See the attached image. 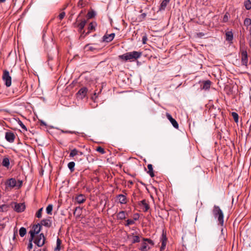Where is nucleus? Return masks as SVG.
I'll list each match as a JSON object with an SVG mask.
<instances>
[{"label": "nucleus", "mask_w": 251, "mask_h": 251, "mask_svg": "<svg viewBox=\"0 0 251 251\" xmlns=\"http://www.w3.org/2000/svg\"><path fill=\"white\" fill-rule=\"evenodd\" d=\"M2 165L3 166L8 168L10 165L9 159L8 157H4L2 160Z\"/></svg>", "instance_id": "26"}, {"label": "nucleus", "mask_w": 251, "mask_h": 251, "mask_svg": "<svg viewBox=\"0 0 251 251\" xmlns=\"http://www.w3.org/2000/svg\"><path fill=\"white\" fill-rule=\"evenodd\" d=\"M82 13V11H81V12L80 13V14H79L78 17H77V19L79 18V17H80V14Z\"/></svg>", "instance_id": "57"}, {"label": "nucleus", "mask_w": 251, "mask_h": 251, "mask_svg": "<svg viewBox=\"0 0 251 251\" xmlns=\"http://www.w3.org/2000/svg\"><path fill=\"white\" fill-rule=\"evenodd\" d=\"M250 40L249 41V44L250 47H251V29H250Z\"/></svg>", "instance_id": "52"}, {"label": "nucleus", "mask_w": 251, "mask_h": 251, "mask_svg": "<svg viewBox=\"0 0 251 251\" xmlns=\"http://www.w3.org/2000/svg\"><path fill=\"white\" fill-rule=\"evenodd\" d=\"M119 202L121 204H126L127 202V199L126 196L123 194H119L117 196Z\"/></svg>", "instance_id": "21"}, {"label": "nucleus", "mask_w": 251, "mask_h": 251, "mask_svg": "<svg viewBox=\"0 0 251 251\" xmlns=\"http://www.w3.org/2000/svg\"><path fill=\"white\" fill-rule=\"evenodd\" d=\"M26 230L25 228L24 227H22L20 228V229L19 230V234H20V236L24 237L26 234Z\"/></svg>", "instance_id": "33"}, {"label": "nucleus", "mask_w": 251, "mask_h": 251, "mask_svg": "<svg viewBox=\"0 0 251 251\" xmlns=\"http://www.w3.org/2000/svg\"><path fill=\"white\" fill-rule=\"evenodd\" d=\"M150 244L151 246L154 245V242L152 240L149 238H143V242L141 244V246L138 248L141 251H148L151 249L149 246Z\"/></svg>", "instance_id": "3"}, {"label": "nucleus", "mask_w": 251, "mask_h": 251, "mask_svg": "<svg viewBox=\"0 0 251 251\" xmlns=\"http://www.w3.org/2000/svg\"><path fill=\"white\" fill-rule=\"evenodd\" d=\"M249 1H250L251 2V0H249Z\"/></svg>", "instance_id": "61"}, {"label": "nucleus", "mask_w": 251, "mask_h": 251, "mask_svg": "<svg viewBox=\"0 0 251 251\" xmlns=\"http://www.w3.org/2000/svg\"><path fill=\"white\" fill-rule=\"evenodd\" d=\"M64 133H69L71 134H76L77 132L74 131H62Z\"/></svg>", "instance_id": "49"}, {"label": "nucleus", "mask_w": 251, "mask_h": 251, "mask_svg": "<svg viewBox=\"0 0 251 251\" xmlns=\"http://www.w3.org/2000/svg\"><path fill=\"white\" fill-rule=\"evenodd\" d=\"M75 163L74 162H70L68 163V167L69 168V169L70 170V171L71 172H73L75 170Z\"/></svg>", "instance_id": "32"}, {"label": "nucleus", "mask_w": 251, "mask_h": 251, "mask_svg": "<svg viewBox=\"0 0 251 251\" xmlns=\"http://www.w3.org/2000/svg\"><path fill=\"white\" fill-rule=\"evenodd\" d=\"M40 123H41L40 125L41 126H47L46 124L44 121H40Z\"/></svg>", "instance_id": "53"}, {"label": "nucleus", "mask_w": 251, "mask_h": 251, "mask_svg": "<svg viewBox=\"0 0 251 251\" xmlns=\"http://www.w3.org/2000/svg\"><path fill=\"white\" fill-rule=\"evenodd\" d=\"M78 209H80V207H76L75 208V211H74V214H75V212H76Z\"/></svg>", "instance_id": "54"}, {"label": "nucleus", "mask_w": 251, "mask_h": 251, "mask_svg": "<svg viewBox=\"0 0 251 251\" xmlns=\"http://www.w3.org/2000/svg\"><path fill=\"white\" fill-rule=\"evenodd\" d=\"M6 188L8 189L10 188L11 189L13 188L14 187L17 186V181L16 179L14 178H11L7 179L5 183Z\"/></svg>", "instance_id": "9"}, {"label": "nucleus", "mask_w": 251, "mask_h": 251, "mask_svg": "<svg viewBox=\"0 0 251 251\" xmlns=\"http://www.w3.org/2000/svg\"><path fill=\"white\" fill-rule=\"evenodd\" d=\"M79 251H83V250H80Z\"/></svg>", "instance_id": "60"}, {"label": "nucleus", "mask_w": 251, "mask_h": 251, "mask_svg": "<svg viewBox=\"0 0 251 251\" xmlns=\"http://www.w3.org/2000/svg\"><path fill=\"white\" fill-rule=\"evenodd\" d=\"M147 167L149 169V171L147 172L148 174L150 175L151 177H153L154 176V174L153 171L152 165L150 164L148 165Z\"/></svg>", "instance_id": "28"}, {"label": "nucleus", "mask_w": 251, "mask_h": 251, "mask_svg": "<svg viewBox=\"0 0 251 251\" xmlns=\"http://www.w3.org/2000/svg\"><path fill=\"white\" fill-rule=\"evenodd\" d=\"M126 213L125 211H122L117 214V219L120 220L125 219L126 217Z\"/></svg>", "instance_id": "25"}, {"label": "nucleus", "mask_w": 251, "mask_h": 251, "mask_svg": "<svg viewBox=\"0 0 251 251\" xmlns=\"http://www.w3.org/2000/svg\"><path fill=\"white\" fill-rule=\"evenodd\" d=\"M22 181L21 180H18V183H17V186L18 188H20L22 185Z\"/></svg>", "instance_id": "50"}, {"label": "nucleus", "mask_w": 251, "mask_h": 251, "mask_svg": "<svg viewBox=\"0 0 251 251\" xmlns=\"http://www.w3.org/2000/svg\"><path fill=\"white\" fill-rule=\"evenodd\" d=\"M7 207V205H6L5 204H3V205L0 206V211H3V210L6 209Z\"/></svg>", "instance_id": "47"}, {"label": "nucleus", "mask_w": 251, "mask_h": 251, "mask_svg": "<svg viewBox=\"0 0 251 251\" xmlns=\"http://www.w3.org/2000/svg\"><path fill=\"white\" fill-rule=\"evenodd\" d=\"M33 239H34V238H32V239H31V237H30L29 239V244L27 246V249L29 250L31 249L33 247V245H32V242L33 240Z\"/></svg>", "instance_id": "39"}, {"label": "nucleus", "mask_w": 251, "mask_h": 251, "mask_svg": "<svg viewBox=\"0 0 251 251\" xmlns=\"http://www.w3.org/2000/svg\"><path fill=\"white\" fill-rule=\"evenodd\" d=\"M142 54V52L133 51L119 55V58L125 61L130 60L131 61L140 58Z\"/></svg>", "instance_id": "1"}, {"label": "nucleus", "mask_w": 251, "mask_h": 251, "mask_svg": "<svg viewBox=\"0 0 251 251\" xmlns=\"http://www.w3.org/2000/svg\"><path fill=\"white\" fill-rule=\"evenodd\" d=\"M244 6L247 10H250L251 9V2L249 0L245 1Z\"/></svg>", "instance_id": "34"}, {"label": "nucleus", "mask_w": 251, "mask_h": 251, "mask_svg": "<svg viewBox=\"0 0 251 251\" xmlns=\"http://www.w3.org/2000/svg\"><path fill=\"white\" fill-rule=\"evenodd\" d=\"M45 237L43 233H41L36 237H34V243L39 247H42L45 243Z\"/></svg>", "instance_id": "4"}, {"label": "nucleus", "mask_w": 251, "mask_h": 251, "mask_svg": "<svg viewBox=\"0 0 251 251\" xmlns=\"http://www.w3.org/2000/svg\"><path fill=\"white\" fill-rule=\"evenodd\" d=\"M5 138L6 141H7L8 142L10 143H13L14 141L15 135L12 132H7L5 133Z\"/></svg>", "instance_id": "13"}, {"label": "nucleus", "mask_w": 251, "mask_h": 251, "mask_svg": "<svg viewBox=\"0 0 251 251\" xmlns=\"http://www.w3.org/2000/svg\"><path fill=\"white\" fill-rule=\"evenodd\" d=\"M61 240L59 238L57 239L56 247L54 249V251H60L61 250Z\"/></svg>", "instance_id": "30"}, {"label": "nucleus", "mask_w": 251, "mask_h": 251, "mask_svg": "<svg viewBox=\"0 0 251 251\" xmlns=\"http://www.w3.org/2000/svg\"><path fill=\"white\" fill-rule=\"evenodd\" d=\"M41 229V226L40 224L34 225L29 232L30 235V237H31V239H32V238H34L35 235L39 233Z\"/></svg>", "instance_id": "6"}, {"label": "nucleus", "mask_w": 251, "mask_h": 251, "mask_svg": "<svg viewBox=\"0 0 251 251\" xmlns=\"http://www.w3.org/2000/svg\"><path fill=\"white\" fill-rule=\"evenodd\" d=\"M131 237H132V244L139 243L140 241V237L138 235H134V233H132L131 235L128 236V238H130Z\"/></svg>", "instance_id": "22"}, {"label": "nucleus", "mask_w": 251, "mask_h": 251, "mask_svg": "<svg viewBox=\"0 0 251 251\" xmlns=\"http://www.w3.org/2000/svg\"><path fill=\"white\" fill-rule=\"evenodd\" d=\"M167 238L166 237V232L164 231L162 232V234L160 239V242H161V246L160 247V251H163L165 250L166 243H167Z\"/></svg>", "instance_id": "10"}, {"label": "nucleus", "mask_w": 251, "mask_h": 251, "mask_svg": "<svg viewBox=\"0 0 251 251\" xmlns=\"http://www.w3.org/2000/svg\"><path fill=\"white\" fill-rule=\"evenodd\" d=\"M244 25L248 28L250 25H251V19L250 18H246L244 21Z\"/></svg>", "instance_id": "31"}, {"label": "nucleus", "mask_w": 251, "mask_h": 251, "mask_svg": "<svg viewBox=\"0 0 251 251\" xmlns=\"http://www.w3.org/2000/svg\"><path fill=\"white\" fill-rule=\"evenodd\" d=\"M65 16V13L64 12H62L58 16L59 19L60 20H62Z\"/></svg>", "instance_id": "45"}, {"label": "nucleus", "mask_w": 251, "mask_h": 251, "mask_svg": "<svg viewBox=\"0 0 251 251\" xmlns=\"http://www.w3.org/2000/svg\"><path fill=\"white\" fill-rule=\"evenodd\" d=\"M12 204L14 205V206L12 205L14 210L18 213L22 212L25 208V206L23 203L13 202Z\"/></svg>", "instance_id": "7"}, {"label": "nucleus", "mask_w": 251, "mask_h": 251, "mask_svg": "<svg viewBox=\"0 0 251 251\" xmlns=\"http://www.w3.org/2000/svg\"><path fill=\"white\" fill-rule=\"evenodd\" d=\"M2 79L7 87H9L11 85V77L7 70H4L3 72Z\"/></svg>", "instance_id": "5"}, {"label": "nucleus", "mask_w": 251, "mask_h": 251, "mask_svg": "<svg viewBox=\"0 0 251 251\" xmlns=\"http://www.w3.org/2000/svg\"><path fill=\"white\" fill-rule=\"evenodd\" d=\"M77 5H78V6H79V7L81 8V7H83L84 6V2H83L82 0H80L78 2Z\"/></svg>", "instance_id": "46"}, {"label": "nucleus", "mask_w": 251, "mask_h": 251, "mask_svg": "<svg viewBox=\"0 0 251 251\" xmlns=\"http://www.w3.org/2000/svg\"><path fill=\"white\" fill-rule=\"evenodd\" d=\"M83 154L82 152L78 151L76 149H74L72 150L69 154V156L71 158H73L77 155H82Z\"/></svg>", "instance_id": "20"}, {"label": "nucleus", "mask_w": 251, "mask_h": 251, "mask_svg": "<svg viewBox=\"0 0 251 251\" xmlns=\"http://www.w3.org/2000/svg\"><path fill=\"white\" fill-rule=\"evenodd\" d=\"M138 219V216L137 215V217H134V221H136Z\"/></svg>", "instance_id": "55"}, {"label": "nucleus", "mask_w": 251, "mask_h": 251, "mask_svg": "<svg viewBox=\"0 0 251 251\" xmlns=\"http://www.w3.org/2000/svg\"><path fill=\"white\" fill-rule=\"evenodd\" d=\"M241 54V62L242 65L247 66L248 62V53L246 50L240 49Z\"/></svg>", "instance_id": "8"}, {"label": "nucleus", "mask_w": 251, "mask_h": 251, "mask_svg": "<svg viewBox=\"0 0 251 251\" xmlns=\"http://www.w3.org/2000/svg\"><path fill=\"white\" fill-rule=\"evenodd\" d=\"M166 117L170 121L173 126L176 128H178V124L175 119L173 118L172 116L169 113H166Z\"/></svg>", "instance_id": "16"}, {"label": "nucleus", "mask_w": 251, "mask_h": 251, "mask_svg": "<svg viewBox=\"0 0 251 251\" xmlns=\"http://www.w3.org/2000/svg\"><path fill=\"white\" fill-rule=\"evenodd\" d=\"M51 218L49 217L48 219H44L41 220L40 225L41 226H44L47 227H50L51 226L52 222L50 220Z\"/></svg>", "instance_id": "14"}, {"label": "nucleus", "mask_w": 251, "mask_h": 251, "mask_svg": "<svg viewBox=\"0 0 251 251\" xmlns=\"http://www.w3.org/2000/svg\"><path fill=\"white\" fill-rule=\"evenodd\" d=\"M19 124L22 129H24L25 131H27V128L25 126L21 121H19Z\"/></svg>", "instance_id": "43"}, {"label": "nucleus", "mask_w": 251, "mask_h": 251, "mask_svg": "<svg viewBox=\"0 0 251 251\" xmlns=\"http://www.w3.org/2000/svg\"><path fill=\"white\" fill-rule=\"evenodd\" d=\"M84 49L87 51H98L99 50L98 48L96 47V45L87 44L84 47Z\"/></svg>", "instance_id": "18"}, {"label": "nucleus", "mask_w": 251, "mask_h": 251, "mask_svg": "<svg viewBox=\"0 0 251 251\" xmlns=\"http://www.w3.org/2000/svg\"><path fill=\"white\" fill-rule=\"evenodd\" d=\"M52 204H49L48 206L46 208V212L48 214H51L52 211Z\"/></svg>", "instance_id": "35"}, {"label": "nucleus", "mask_w": 251, "mask_h": 251, "mask_svg": "<svg viewBox=\"0 0 251 251\" xmlns=\"http://www.w3.org/2000/svg\"><path fill=\"white\" fill-rule=\"evenodd\" d=\"M81 35L80 36V38H84L87 35L89 34V32H87L86 33H85L84 31H81Z\"/></svg>", "instance_id": "44"}, {"label": "nucleus", "mask_w": 251, "mask_h": 251, "mask_svg": "<svg viewBox=\"0 0 251 251\" xmlns=\"http://www.w3.org/2000/svg\"><path fill=\"white\" fill-rule=\"evenodd\" d=\"M138 204L145 212H147L150 208V205L146 200H143L139 201Z\"/></svg>", "instance_id": "11"}, {"label": "nucleus", "mask_w": 251, "mask_h": 251, "mask_svg": "<svg viewBox=\"0 0 251 251\" xmlns=\"http://www.w3.org/2000/svg\"><path fill=\"white\" fill-rule=\"evenodd\" d=\"M86 20L84 19L81 21L80 23L78 25V27L79 28V30L80 32H81L84 26H85V25L86 24Z\"/></svg>", "instance_id": "27"}, {"label": "nucleus", "mask_w": 251, "mask_h": 251, "mask_svg": "<svg viewBox=\"0 0 251 251\" xmlns=\"http://www.w3.org/2000/svg\"><path fill=\"white\" fill-rule=\"evenodd\" d=\"M97 24L96 22H93L89 24L88 29L89 33L92 31H95L96 27L97 26Z\"/></svg>", "instance_id": "23"}, {"label": "nucleus", "mask_w": 251, "mask_h": 251, "mask_svg": "<svg viewBox=\"0 0 251 251\" xmlns=\"http://www.w3.org/2000/svg\"><path fill=\"white\" fill-rule=\"evenodd\" d=\"M213 214L215 218L218 219L219 224L221 226H224V214L220 207L214 205L213 209Z\"/></svg>", "instance_id": "2"}, {"label": "nucleus", "mask_w": 251, "mask_h": 251, "mask_svg": "<svg viewBox=\"0 0 251 251\" xmlns=\"http://www.w3.org/2000/svg\"><path fill=\"white\" fill-rule=\"evenodd\" d=\"M130 184H133V182L131 181H129L128 182Z\"/></svg>", "instance_id": "58"}, {"label": "nucleus", "mask_w": 251, "mask_h": 251, "mask_svg": "<svg viewBox=\"0 0 251 251\" xmlns=\"http://www.w3.org/2000/svg\"><path fill=\"white\" fill-rule=\"evenodd\" d=\"M147 36H144L142 38V42L143 44H145L146 43V41H147Z\"/></svg>", "instance_id": "48"}, {"label": "nucleus", "mask_w": 251, "mask_h": 251, "mask_svg": "<svg viewBox=\"0 0 251 251\" xmlns=\"http://www.w3.org/2000/svg\"><path fill=\"white\" fill-rule=\"evenodd\" d=\"M226 40L227 41H232L233 39V33L231 31L226 32Z\"/></svg>", "instance_id": "24"}, {"label": "nucleus", "mask_w": 251, "mask_h": 251, "mask_svg": "<svg viewBox=\"0 0 251 251\" xmlns=\"http://www.w3.org/2000/svg\"><path fill=\"white\" fill-rule=\"evenodd\" d=\"M6 0H0V3H2V2H4Z\"/></svg>", "instance_id": "56"}, {"label": "nucleus", "mask_w": 251, "mask_h": 251, "mask_svg": "<svg viewBox=\"0 0 251 251\" xmlns=\"http://www.w3.org/2000/svg\"><path fill=\"white\" fill-rule=\"evenodd\" d=\"M87 89L86 87L81 88L77 92V95L78 96H80L81 99H83L86 96L87 92Z\"/></svg>", "instance_id": "19"}, {"label": "nucleus", "mask_w": 251, "mask_h": 251, "mask_svg": "<svg viewBox=\"0 0 251 251\" xmlns=\"http://www.w3.org/2000/svg\"><path fill=\"white\" fill-rule=\"evenodd\" d=\"M95 14L94 11H90L87 13V16L88 19L92 18L94 17Z\"/></svg>", "instance_id": "40"}, {"label": "nucleus", "mask_w": 251, "mask_h": 251, "mask_svg": "<svg viewBox=\"0 0 251 251\" xmlns=\"http://www.w3.org/2000/svg\"><path fill=\"white\" fill-rule=\"evenodd\" d=\"M96 151L101 154H104L105 153L104 149L100 146L97 147V148L96 149Z\"/></svg>", "instance_id": "38"}, {"label": "nucleus", "mask_w": 251, "mask_h": 251, "mask_svg": "<svg viewBox=\"0 0 251 251\" xmlns=\"http://www.w3.org/2000/svg\"><path fill=\"white\" fill-rule=\"evenodd\" d=\"M115 37V33H112L110 34H105L102 38L103 41L105 42H110L112 41Z\"/></svg>", "instance_id": "15"}, {"label": "nucleus", "mask_w": 251, "mask_h": 251, "mask_svg": "<svg viewBox=\"0 0 251 251\" xmlns=\"http://www.w3.org/2000/svg\"><path fill=\"white\" fill-rule=\"evenodd\" d=\"M146 16V14L144 13H142L141 15H140V17L142 19H144Z\"/></svg>", "instance_id": "51"}, {"label": "nucleus", "mask_w": 251, "mask_h": 251, "mask_svg": "<svg viewBox=\"0 0 251 251\" xmlns=\"http://www.w3.org/2000/svg\"><path fill=\"white\" fill-rule=\"evenodd\" d=\"M134 224V221L131 219H128L126 221V223L125 224L126 226H129V225H131Z\"/></svg>", "instance_id": "41"}, {"label": "nucleus", "mask_w": 251, "mask_h": 251, "mask_svg": "<svg viewBox=\"0 0 251 251\" xmlns=\"http://www.w3.org/2000/svg\"><path fill=\"white\" fill-rule=\"evenodd\" d=\"M231 115H232V116L233 118L234 119L235 122L236 123H237L238 122V118H239L238 114L236 112H232Z\"/></svg>", "instance_id": "36"}, {"label": "nucleus", "mask_w": 251, "mask_h": 251, "mask_svg": "<svg viewBox=\"0 0 251 251\" xmlns=\"http://www.w3.org/2000/svg\"><path fill=\"white\" fill-rule=\"evenodd\" d=\"M75 200L77 204H81L86 201V197L84 195L79 194L75 196Z\"/></svg>", "instance_id": "12"}, {"label": "nucleus", "mask_w": 251, "mask_h": 251, "mask_svg": "<svg viewBox=\"0 0 251 251\" xmlns=\"http://www.w3.org/2000/svg\"><path fill=\"white\" fill-rule=\"evenodd\" d=\"M170 0H163L160 5V10H164Z\"/></svg>", "instance_id": "29"}, {"label": "nucleus", "mask_w": 251, "mask_h": 251, "mask_svg": "<svg viewBox=\"0 0 251 251\" xmlns=\"http://www.w3.org/2000/svg\"><path fill=\"white\" fill-rule=\"evenodd\" d=\"M228 14L227 13H226L225 15L224 16L223 19V23H226L227 22L228 20Z\"/></svg>", "instance_id": "42"}, {"label": "nucleus", "mask_w": 251, "mask_h": 251, "mask_svg": "<svg viewBox=\"0 0 251 251\" xmlns=\"http://www.w3.org/2000/svg\"><path fill=\"white\" fill-rule=\"evenodd\" d=\"M43 208H40L38 211L36 212V216L38 218H40L41 217H42V211H43Z\"/></svg>", "instance_id": "37"}, {"label": "nucleus", "mask_w": 251, "mask_h": 251, "mask_svg": "<svg viewBox=\"0 0 251 251\" xmlns=\"http://www.w3.org/2000/svg\"><path fill=\"white\" fill-rule=\"evenodd\" d=\"M43 251H46V249H44L43 250Z\"/></svg>", "instance_id": "59"}, {"label": "nucleus", "mask_w": 251, "mask_h": 251, "mask_svg": "<svg viewBox=\"0 0 251 251\" xmlns=\"http://www.w3.org/2000/svg\"><path fill=\"white\" fill-rule=\"evenodd\" d=\"M211 85V82L209 80H205L202 82V84L201 85V89L207 90H208Z\"/></svg>", "instance_id": "17"}]
</instances>
